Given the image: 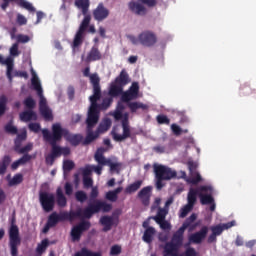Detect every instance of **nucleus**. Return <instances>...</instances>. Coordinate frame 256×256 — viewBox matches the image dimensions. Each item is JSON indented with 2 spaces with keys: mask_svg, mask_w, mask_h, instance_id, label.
I'll list each match as a JSON object with an SVG mask.
<instances>
[{
  "mask_svg": "<svg viewBox=\"0 0 256 256\" xmlns=\"http://www.w3.org/2000/svg\"><path fill=\"white\" fill-rule=\"evenodd\" d=\"M129 82H131V78L127 70L123 68L114 81L110 83V96H121L122 102L128 104L130 112H137L139 109L148 110V104H144L143 102H132V100H135L139 96V82H132L130 88L124 91V87L127 86Z\"/></svg>",
  "mask_w": 256,
  "mask_h": 256,
  "instance_id": "1",
  "label": "nucleus"
},
{
  "mask_svg": "<svg viewBox=\"0 0 256 256\" xmlns=\"http://www.w3.org/2000/svg\"><path fill=\"white\" fill-rule=\"evenodd\" d=\"M90 80L93 86V94L90 96V102L91 106L88 110V115H87V128H86V134H89V131L91 128H94L96 124L99 122V104L98 100H100L102 96L101 92V86H100V78L98 74H91Z\"/></svg>",
  "mask_w": 256,
  "mask_h": 256,
  "instance_id": "2",
  "label": "nucleus"
},
{
  "mask_svg": "<svg viewBox=\"0 0 256 256\" xmlns=\"http://www.w3.org/2000/svg\"><path fill=\"white\" fill-rule=\"evenodd\" d=\"M195 220H197V214L193 212L190 216H188V218H186V220H184L182 226H180V228H178V230L174 232L173 240L176 256H199V252L196 250V248H194L193 246H187V244H185V251L181 253L179 252L184 242L185 230L189 228V226H191V224L195 222Z\"/></svg>",
  "mask_w": 256,
  "mask_h": 256,
  "instance_id": "3",
  "label": "nucleus"
},
{
  "mask_svg": "<svg viewBox=\"0 0 256 256\" xmlns=\"http://www.w3.org/2000/svg\"><path fill=\"white\" fill-rule=\"evenodd\" d=\"M92 190L90 192V198L91 200H94V202H89L88 206H85V208H80L79 210L82 212L80 217L82 218H92L94 214H97L98 212H110L112 210L113 206L109 202H106L105 200H96L99 196V188L98 186H91Z\"/></svg>",
  "mask_w": 256,
  "mask_h": 256,
  "instance_id": "4",
  "label": "nucleus"
},
{
  "mask_svg": "<svg viewBox=\"0 0 256 256\" xmlns=\"http://www.w3.org/2000/svg\"><path fill=\"white\" fill-rule=\"evenodd\" d=\"M74 4L76 8L81 10L82 14L84 15V18L73 40V48H78L83 44L85 38V31L87 30L91 22V16L88 14L90 8V0H74Z\"/></svg>",
  "mask_w": 256,
  "mask_h": 256,
  "instance_id": "5",
  "label": "nucleus"
},
{
  "mask_svg": "<svg viewBox=\"0 0 256 256\" xmlns=\"http://www.w3.org/2000/svg\"><path fill=\"white\" fill-rule=\"evenodd\" d=\"M42 136L46 142H49L53 148V162L58 156L62 154V147L58 146L57 142L65 138V128H62L60 123L53 124L52 132L48 128L42 130Z\"/></svg>",
  "mask_w": 256,
  "mask_h": 256,
  "instance_id": "6",
  "label": "nucleus"
},
{
  "mask_svg": "<svg viewBox=\"0 0 256 256\" xmlns=\"http://www.w3.org/2000/svg\"><path fill=\"white\" fill-rule=\"evenodd\" d=\"M153 168L155 174V186L157 190H162V188H164V180H172L178 176L177 170H174L165 164H154Z\"/></svg>",
  "mask_w": 256,
  "mask_h": 256,
  "instance_id": "7",
  "label": "nucleus"
},
{
  "mask_svg": "<svg viewBox=\"0 0 256 256\" xmlns=\"http://www.w3.org/2000/svg\"><path fill=\"white\" fill-rule=\"evenodd\" d=\"M83 212L81 210H76L73 211L71 210L70 212L64 211V212H51V214L48 216V220L43 227L42 232L45 234L49 232L50 228H53L54 226H57L58 222H62L64 220H73L76 218V216H81Z\"/></svg>",
  "mask_w": 256,
  "mask_h": 256,
  "instance_id": "8",
  "label": "nucleus"
},
{
  "mask_svg": "<svg viewBox=\"0 0 256 256\" xmlns=\"http://www.w3.org/2000/svg\"><path fill=\"white\" fill-rule=\"evenodd\" d=\"M114 118L116 120H122V134H119L116 132V130H112V138L116 140V142H123L127 138H131V128H130V122H129V113L128 112H121L120 108L114 112Z\"/></svg>",
  "mask_w": 256,
  "mask_h": 256,
  "instance_id": "9",
  "label": "nucleus"
},
{
  "mask_svg": "<svg viewBox=\"0 0 256 256\" xmlns=\"http://www.w3.org/2000/svg\"><path fill=\"white\" fill-rule=\"evenodd\" d=\"M20 244H21V236H20L19 226H17L15 218H12L11 225L9 228V246H10L11 256H19L18 246H20ZM20 256H22V254H20Z\"/></svg>",
  "mask_w": 256,
  "mask_h": 256,
  "instance_id": "10",
  "label": "nucleus"
},
{
  "mask_svg": "<svg viewBox=\"0 0 256 256\" xmlns=\"http://www.w3.org/2000/svg\"><path fill=\"white\" fill-rule=\"evenodd\" d=\"M157 4V0H138V2L131 0V2L128 3V8L137 16H146L148 12L146 6H148V8H154Z\"/></svg>",
  "mask_w": 256,
  "mask_h": 256,
  "instance_id": "11",
  "label": "nucleus"
},
{
  "mask_svg": "<svg viewBox=\"0 0 256 256\" xmlns=\"http://www.w3.org/2000/svg\"><path fill=\"white\" fill-rule=\"evenodd\" d=\"M110 126H111V120L106 119L104 120V122H101L99 124V126L96 128L95 131L93 130V128H90L88 134H86V137L83 140L84 146H88L89 144L97 140L100 134L109 130Z\"/></svg>",
  "mask_w": 256,
  "mask_h": 256,
  "instance_id": "12",
  "label": "nucleus"
},
{
  "mask_svg": "<svg viewBox=\"0 0 256 256\" xmlns=\"http://www.w3.org/2000/svg\"><path fill=\"white\" fill-rule=\"evenodd\" d=\"M106 152V148L103 146H100V148H97L94 159L96 162H99L100 164H106L107 166H110V170L112 172H120L122 163L121 162H112L110 158H105L104 153Z\"/></svg>",
  "mask_w": 256,
  "mask_h": 256,
  "instance_id": "13",
  "label": "nucleus"
},
{
  "mask_svg": "<svg viewBox=\"0 0 256 256\" xmlns=\"http://www.w3.org/2000/svg\"><path fill=\"white\" fill-rule=\"evenodd\" d=\"M40 204L45 212H51L55 208L56 198L53 192H39Z\"/></svg>",
  "mask_w": 256,
  "mask_h": 256,
  "instance_id": "14",
  "label": "nucleus"
},
{
  "mask_svg": "<svg viewBox=\"0 0 256 256\" xmlns=\"http://www.w3.org/2000/svg\"><path fill=\"white\" fill-rule=\"evenodd\" d=\"M140 44L142 46L152 47L155 46L158 42V38L155 34V32H152L150 30H145L144 32L140 33Z\"/></svg>",
  "mask_w": 256,
  "mask_h": 256,
  "instance_id": "15",
  "label": "nucleus"
},
{
  "mask_svg": "<svg viewBox=\"0 0 256 256\" xmlns=\"http://www.w3.org/2000/svg\"><path fill=\"white\" fill-rule=\"evenodd\" d=\"M110 10L106 8L103 2H100L96 8L92 11V16L97 22H103L109 17Z\"/></svg>",
  "mask_w": 256,
  "mask_h": 256,
  "instance_id": "16",
  "label": "nucleus"
},
{
  "mask_svg": "<svg viewBox=\"0 0 256 256\" xmlns=\"http://www.w3.org/2000/svg\"><path fill=\"white\" fill-rule=\"evenodd\" d=\"M80 172H82L83 175L84 188H92L94 184V180L91 178L93 164H86L84 167L80 168Z\"/></svg>",
  "mask_w": 256,
  "mask_h": 256,
  "instance_id": "17",
  "label": "nucleus"
},
{
  "mask_svg": "<svg viewBox=\"0 0 256 256\" xmlns=\"http://www.w3.org/2000/svg\"><path fill=\"white\" fill-rule=\"evenodd\" d=\"M39 98H40V102H39L40 113L46 120H52L53 119L52 110H50V108L47 104V100H46L45 96L43 95L42 87H41V94H39Z\"/></svg>",
  "mask_w": 256,
  "mask_h": 256,
  "instance_id": "18",
  "label": "nucleus"
},
{
  "mask_svg": "<svg viewBox=\"0 0 256 256\" xmlns=\"http://www.w3.org/2000/svg\"><path fill=\"white\" fill-rule=\"evenodd\" d=\"M208 232H209L208 226H202L200 230L190 234L189 242H193L195 244H201V242H203V240L206 238Z\"/></svg>",
  "mask_w": 256,
  "mask_h": 256,
  "instance_id": "19",
  "label": "nucleus"
},
{
  "mask_svg": "<svg viewBox=\"0 0 256 256\" xmlns=\"http://www.w3.org/2000/svg\"><path fill=\"white\" fill-rule=\"evenodd\" d=\"M11 2H16V4H18V6L25 8L29 12H35V10H36L30 2H27V0H3L2 4H1L2 10H7L8 6Z\"/></svg>",
  "mask_w": 256,
  "mask_h": 256,
  "instance_id": "20",
  "label": "nucleus"
},
{
  "mask_svg": "<svg viewBox=\"0 0 256 256\" xmlns=\"http://www.w3.org/2000/svg\"><path fill=\"white\" fill-rule=\"evenodd\" d=\"M212 190L211 186L203 185L199 187V198L201 204H212L214 202V196L212 194H204Z\"/></svg>",
  "mask_w": 256,
  "mask_h": 256,
  "instance_id": "21",
  "label": "nucleus"
},
{
  "mask_svg": "<svg viewBox=\"0 0 256 256\" xmlns=\"http://www.w3.org/2000/svg\"><path fill=\"white\" fill-rule=\"evenodd\" d=\"M152 190H153V186H144L138 192V198H140L144 206H149L151 196H152Z\"/></svg>",
  "mask_w": 256,
  "mask_h": 256,
  "instance_id": "22",
  "label": "nucleus"
},
{
  "mask_svg": "<svg viewBox=\"0 0 256 256\" xmlns=\"http://www.w3.org/2000/svg\"><path fill=\"white\" fill-rule=\"evenodd\" d=\"M65 139L72 144V146H78L83 140L82 134H72L70 130L64 128Z\"/></svg>",
  "mask_w": 256,
  "mask_h": 256,
  "instance_id": "23",
  "label": "nucleus"
},
{
  "mask_svg": "<svg viewBox=\"0 0 256 256\" xmlns=\"http://www.w3.org/2000/svg\"><path fill=\"white\" fill-rule=\"evenodd\" d=\"M197 196H200V188H190L188 194H187V200L189 204V212L193 210L196 202H197Z\"/></svg>",
  "mask_w": 256,
  "mask_h": 256,
  "instance_id": "24",
  "label": "nucleus"
},
{
  "mask_svg": "<svg viewBox=\"0 0 256 256\" xmlns=\"http://www.w3.org/2000/svg\"><path fill=\"white\" fill-rule=\"evenodd\" d=\"M155 234H156V228L148 224L146 230H144L143 232L142 240L144 242H147V244H151V242H153L154 240Z\"/></svg>",
  "mask_w": 256,
  "mask_h": 256,
  "instance_id": "25",
  "label": "nucleus"
},
{
  "mask_svg": "<svg viewBox=\"0 0 256 256\" xmlns=\"http://www.w3.org/2000/svg\"><path fill=\"white\" fill-rule=\"evenodd\" d=\"M3 61L4 62H2V64H6V66H7V72H6L7 78L9 80V82H13V78L15 76V74H13V70H14V66H15L14 60H13V58L8 57L5 60L3 58Z\"/></svg>",
  "mask_w": 256,
  "mask_h": 256,
  "instance_id": "26",
  "label": "nucleus"
},
{
  "mask_svg": "<svg viewBox=\"0 0 256 256\" xmlns=\"http://www.w3.org/2000/svg\"><path fill=\"white\" fill-rule=\"evenodd\" d=\"M100 224H102V226H103L102 230L104 232H108V230H111V228L114 224V216H109V215L101 216Z\"/></svg>",
  "mask_w": 256,
  "mask_h": 256,
  "instance_id": "27",
  "label": "nucleus"
},
{
  "mask_svg": "<svg viewBox=\"0 0 256 256\" xmlns=\"http://www.w3.org/2000/svg\"><path fill=\"white\" fill-rule=\"evenodd\" d=\"M110 88H111V84L108 88V98H104L102 100L101 104H98L99 108H98V118H100V110H107V108H109L113 102V98H117V96H111V94H109L110 92Z\"/></svg>",
  "mask_w": 256,
  "mask_h": 256,
  "instance_id": "28",
  "label": "nucleus"
},
{
  "mask_svg": "<svg viewBox=\"0 0 256 256\" xmlns=\"http://www.w3.org/2000/svg\"><path fill=\"white\" fill-rule=\"evenodd\" d=\"M236 220H231L230 222H225L224 224H216L214 226L215 229V240H217V236L222 234L223 230L231 228L232 226H235Z\"/></svg>",
  "mask_w": 256,
  "mask_h": 256,
  "instance_id": "29",
  "label": "nucleus"
},
{
  "mask_svg": "<svg viewBox=\"0 0 256 256\" xmlns=\"http://www.w3.org/2000/svg\"><path fill=\"white\" fill-rule=\"evenodd\" d=\"M182 178H185L186 182H188V184H199V182H201L202 180V176L200 174V172H198L197 168L195 169V173L193 176H188L186 172H182Z\"/></svg>",
  "mask_w": 256,
  "mask_h": 256,
  "instance_id": "30",
  "label": "nucleus"
},
{
  "mask_svg": "<svg viewBox=\"0 0 256 256\" xmlns=\"http://www.w3.org/2000/svg\"><path fill=\"white\" fill-rule=\"evenodd\" d=\"M163 255L164 256H176V248H175V240H172L170 242H166L163 248Z\"/></svg>",
  "mask_w": 256,
  "mask_h": 256,
  "instance_id": "31",
  "label": "nucleus"
},
{
  "mask_svg": "<svg viewBox=\"0 0 256 256\" xmlns=\"http://www.w3.org/2000/svg\"><path fill=\"white\" fill-rule=\"evenodd\" d=\"M26 138H27L26 130H24L20 134L16 135V138L14 140V148H15L16 152H19V154H22L20 152V150L22 149V142H24V140H26Z\"/></svg>",
  "mask_w": 256,
  "mask_h": 256,
  "instance_id": "32",
  "label": "nucleus"
},
{
  "mask_svg": "<svg viewBox=\"0 0 256 256\" xmlns=\"http://www.w3.org/2000/svg\"><path fill=\"white\" fill-rule=\"evenodd\" d=\"M167 214L168 208L159 207L157 210V214L153 216V219L155 220V222H157V224L160 225V228H162L163 220L164 218H166Z\"/></svg>",
  "mask_w": 256,
  "mask_h": 256,
  "instance_id": "33",
  "label": "nucleus"
},
{
  "mask_svg": "<svg viewBox=\"0 0 256 256\" xmlns=\"http://www.w3.org/2000/svg\"><path fill=\"white\" fill-rule=\"evenodd\" d=\"M102 54L97 46H92L88 56L87 61L88 62H95L96 60H101Z\"/></svg>",
  "mask_w": 256,
  "mask_h": 256,
  "instance_id": "34",
  "label": "nucleus"
},
{
  "mask_svg": "<svg viewBox=\"0 0 256 256\" xmlns=\"http://www.w3.org/2000/svg\"><path fill=\"white\" fill-rule=\"evenodd\" d=\"M56 201H57V205L62 208L67 206V198H66L61 186H59L56 190Z\"/></svg>",
  "mask_w": 256,
  "mask_h": 256,
  "instance_id": "35",
  "label": "nucleus"
},
{
  "mask_svg": "<svg viewBox=\"0 0 256 256\" xmlns=\"http://www.w3.org/2000/svg\"><path fill=\"white\" fill-rule=\"evenodd\" d=\"M38 116L34 110H24L20 113V119L23 122H30L31 120H37Z\"/></svg>",
  "mask_w": 256,
  "mask_h": 256,
  "instance_id": "36",
  "label": "nucleus"
},
{
  "mask_svg": "<svg viewBox=\"0 0 256 256\" xmlns=\"http://www.w3.org/2000/svg\"><path fill=\"white\" fill-rule=\"evenodd\" d=\"M32 158H33L32 154H24V156H21V158L12 162V164H11L12 170H17V168H19L20 164H26L27 162L32 160Z\"/></svg>",
  "mask_w": 256,
  "mask_h": 256,
  "instance_id": "37",
  "label": "nucleus"
},
{
  "mask_svg": "<svg viewBox=\"0 0 256 256\" xmlns=\"http://www.w3.org/2000/svg\"><path fill=\"white\" fill-rule=\"evenodd\" d=\"M32 86L34 88V90H36L38 96H40V94H42V86H41V82L36 74V72H34V70L32 69Z\"/></svg>",
  "mask_w": 256,
  "mask_h": 256,
  "instance_id": "38",
  "label": "nucleus"
},
{
  "mask_svg": "<svg viewBox=\"0 0 256 256\" xmlns=\"http://www.w3.org/2000/svg\"><path fill=\"white\" fill-rule=\"evenodd\" d=\"M74 256H102L101 252H94L89 248L83 247L77 252H75Z\"/></svg>",
  "mask_w": 256,
  "mask_h": 256,
  "instance_id": "39",
  "label": "nucleus"
},
{
  "mask_svg": "<svg viewBox=\"0 0 256 256\" xmlns=\"http://www.w3.org/2000/svg\"><path fill=\"white\" fill-rule=\"evenodd\" d=\"M142 184H143V180H136L135 182H132V184H129L128 186H126L125 192L128 194H132V192H136L137 190H139Z\"/></svg>",
  "mask_w": 256,
  "mask_h": 256,
  "instance_id": "40",
  "label": "nucleus"
},
{
  "mask_svg": "<svg viewBox=\"0 0 256 256\" xmlns=\"http://www.w3.org/2000/svg\"><path fill=\"white\" fill-rule=\"evenodd\" d=\"M11 156H9V154H6L5 156H3L2 158V162L0 165V174H5V172H7V168L9 166V164H11Z\"/></svg>",
  "mask_w": 256,
  "mask_h": 256,
  "instance_id": "41",
  "label": "nucleus"
},
{
  "mask_svg": "<svg viewBox=\"0 0 256 256\" xmlns=\"http://www.w3.org/2000/svg\"><path fill=\"white\" fill-rule=\"evenodd\" d=\"M71 236H72L73 242L79 241L81 239V224H80V222H79V224H76L75 226H73V228L71 230Z\"/></svg>",
  "mask_w": 256,
  "mask_h": 256,
  "instance_id": "42",
  "label": "nucleus"
},
{
  "mask_svg": "<svg viewBox=\"0 0 256 256\" xmlns=\"http://www.w3.org/2000/svg\"><path fill=\"white\" fill-rule=\"evenodd\" d=\"M48 246H49L48 238H44L43 240H41V242L37 245V248H36L37 254L41 256V254H43V252L47 250Z\"/></svg>",
  "mask_w": 256,
  "mask_h": 256,
  "instance_id": "43",
  "label": "nucleus"
},
{
  "mask_svg": "<svg viewBox=\"0 0 256 256\" xmlns=\"http://www.w3.org/2000/svg\"><path fill=\"white\" fill-rule=\"evenodd\" d=\"M23 180H24L23 174L17 173V174H14V176L10 178V180H8V184L9 186H16L17 184H21Z\"/></svg>",
  "mask_w": 256,
  "mask_h": 256,
  "instance_id": "44",
  "label": "nucleus"
},
{
  "mask_svg": "<svg viewBox=\"0 0 256 256\" xmlns=\"http://www.w3.org/2000/svg\"><path fill=\"white\" fill-rule=\"evenodd\" d=\"M7 101V96H5V94H2L0 96V117L3 116V114H5L7 110Z\"/></svg>",
  "mask_w": 256,
  "mask_h": 256,
  "instance_id": "45",
  "label": "nucleus"
},
{
  "mask_svg": "<svg viewBox=\"0 0 256 256\" xmlns=\"http://www.w3.org/2000/svg\"><path fill=\"white\" fill-rule=\"evenodd\" d=\"M75 198L78 202H86L88 200V194L85 190H77L75 192Z\"/></svg>",
  "mask_w": 256,
  "mask_h": 256,
  "instance_id": "46",
  "label": "nucleus"
},
{
  "mask_svg": "<svg viewBox=\"0 0 256 256\" xmlns=\"http://www.w3.org/2000/svg\"><path fill=\"white\" fill-rule=\"evenodd\" d=\"M4 129L8 134H18V128L17 126H14L13 122H8Z\"/></svg>",
  "mask_w": 256,
  "mask_h": 256,
  "instance_id": "47",
  "label": "nucleus"
},
{
  "mask_svg": "<svg viewBox=\"0 0 256 256\" xmlns=\"http://www.w3.org/2000/svg\"><path fill=\"white\" fill-rule=\"evenodd\" d=\"M91 228L90 220H81L80 222V237L82 236L85 230H89Z\"/></svg>",
  "mask_w": 256,
  "mask_h": 256,
  "instance_id": "48",
  "label": "nucleus"
},
{
  "mask_svg": "<svg viewBox=\"0 0 256 256\" xmlns=\"http://www.w3.org/2000/svg\"><path fill=\"white\" fill-rule=\"evenodd\" d=\"M158 124H170L171 120L166 114H158L156 116Z\"/></svg>",
  "mask_w": 256,
  "mask_h": 256,
  "instance_id": "49",
  "label": "nucleus"
},
{
  "mask_svg": "<svg viewBox=\"0 0 256 256\" xmlns=\"http://www.w3.org/2000/svg\"><path fill=\"white\" fill-rule=\"evenodd\" d=\"M24 104L26 108H29V110H33V108H35L36 106V102L34 98H32V96H28L27 98H25Z\"/></svg>",
  "mask_w": 256,
  "mask_h": 256,
  "instance_id": "50",
  "label": "nucleus"
},
{
  "mask_svg": "<svg viewBox=\"0 0 256 256\" xmlns=\"http://www.w3.org/2000/svg\"><path fill=\"white\" fill-rule=\"evenodd\" d=\"M121 252H122V246L120 244H113L110 248V254H112V256L121 254Z\"/></svg>",
  "mask_w": 256,
  "mask_h": 256,
  "instance_id": "51",
  "label": "nucleus"
},
{
  "mask_svg": "<svg viewBox=\"0 0 256 256\" xmlns=\"http://www.w3.org/2000/svg\"><path fill=\"white\" fill-rule=\"evenodd\" d=\"M190 212V207H189V200H187V204H185V206H183L180 209V213L179 216L180 218H185Z\"/></svg>",
  "mask_w": 256,
  "mask_h": 256,
  "instance_id": "52",
  "label": "nucleus"
},
{
  "mask_svg": "<svg viewBox=\"0 0 256 256\" xmlns=\"http://www.w3.org/2000/svg\"><path fill=\"white\" fill-rule=\"evenodd\" d=\"M10 54L11 56H19V42H15L14 44H12V46L10 47Z\"/></svg>",
  "mask_w": 256,
  "mask_h": 256,
  "instance_id": "53",
  "label": "nucleus"
},
{
  "mask_svg": "<svg viewBox=\"0 0 256 256\" xmlns=\"http://www.w3.org/2000/svg\"><path fill=\"white\" fill-rule=\"evenodd\" d=\"M75 166V162H73V160H64L63 162V168L65 171L70 172V170H73Z\"/></svg>",
  "mask_w": 256,
  "mask_h": 256,
  "instance_id": "54",
  "label": "nucleus"
},
{
  "mask_svg": "<svg viewBox=\"0 0 256 256\" xmlns=\"http://www.w3.org/2000/svg\"><path fill=\"white\" fill-rule=\"evenodd\" d=\"M189 174L190 176H194L197 169V164L193 160H189L188 162Z\"/></svg>",
  "mask_w": 256,
  "mask_h": 256,
  "instance_id": "55",
  "label": "nucleus"
},
{
  "mask_svg": "<svg viewBox=\"0 0 256 256\" xmlns=\"http://www.w3.org/2000/svg\"><path fill=\"white\" fill-rule=\"evenodd\" d=\"M29 130H31L32 132H40L41 124H39V122H30Z\"/></svg>",
  "mask_w": 256,
  "mask_h": 256,
  "instance_id": "56",
  "label": "nucleus"
},
{
  "mask_svg": "<svg viewBox=\"0 0 256 256\" xmlns=\"http://www.w3.org/2000/svg\"><path fill=\"white\" fill-rule=\"evenodd\" d=\"M29 40H30V36H28L27 34H18L17 35V42L26 44L27 42H29Z\"/></svg>",
  "mask_w": 256,
  "mask_h": 256,
  "instance_id": "57",
  "label": "nucleus"
},
{
  "mask_svg": "<svg viewBox=\"0 0 256 256\" xmlns=\"http://www.w3.org/2000/svg\"><path fill=\"white\" fill-rule=\"evenodd\" d=\"M171 130L176 136H180V134L183 132L181 126L178 124H171Z\"/></svg>",
  "mask_w": 256,
  "mask_h": 256,
  "instance_id": "58",
  "label": "nucleus"
},
{
  "mask_svg": "<svg viewBox=\"0 0 256 256\" xmlns=\"http://www.w3.org/2000/svg\"><path fill=\"white\" fill-rule=\"evenodd\" d=\"M33 148V144L32 142H29L28 144H26L25 146H22L20 152L23 154V156L25 154H29L28 152H30V150H32Z\"/></svg>",
  "mask_w": 256,
  "mask_h": 256,
  "instance_id": "59",
  "label": "nucleus"
},
{
  "mask_svg": "<svg viewBox=\"0 0 256 256\" xmlns=\"http://www.w3.org/2000/svg\"><path fill=\"white\" fill-rule=\"evenodd\" d=\"M17 24H19V26H24L27 24V18L23 16V14H17Z\"/></svg>",
  "mask_w": 256,
  "mask_h": 256,
  "instance_id": "60",
  "label": "nucleus"
},
{
  "mask_svg": "<svg viewBox=\"0 0 256 256\" xmlns=\"http://www.w3.org/2000/svg\"><path fill=\"white\" fill-rule=\"evenodd\" d=\"M103 166H106V164H100V162H98L97 166L92 164V172L94 170V172H96V174H102Z\"/></svg>",
  "mask_w": 256,
  "mask_h": 256,
  "instance_id": "61",
  "label": "nucleus"
},
{
  "mask_svg": "<svg viewBox=\"0 0 256 256\" xmlns=\"http://www.w3.org/2000/svg\"><path fill=\"white\" fill-rule=\"evenodd\" d=\"M46 164L52 166L54 164V155H53V147H52V151L50 152V154H47L46 158Z\"/></svg>",
  "mask_w": 256,
  "mask_h": 256,
  "instance_id": "62",
  "label": "nucleus"
},
{
  "mask_svg": "<svg viewBox=\"0 0 256 256\" xmlns=\"http://www.w3.org/2000/svg\"><path fill=\"white\" fill-rule=\"evenodd\" d=\"M106 199L110 200L111 202H116L115 190H108V192H106Z\"/></svg>",
  "mask_w": 256,
  "mask_h": 256,
  "instance_id": "63",
  "label": "nucleus"
},
{
  "mask_svg": "<svg viewBox=\"0 0 256 256\" xmlns=\"http://www.w3.org/2000/svg\"><path fill=\"white\" fill-rule=\"evenodd\" d=\"M73 186L70 182H66L65 183V193L70 196L71 194H73Z\"/></svg>",
  "mask_w": 256,
  "mask_h": 256,
  "instance_id": "64",
  "label": "nucleus"
}]
</instances>
